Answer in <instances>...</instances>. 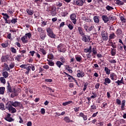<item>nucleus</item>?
<instances>
[{
  "label": "nucleus",
  "instance_id": "obj_1",
  "mask_svg": "<svg viewBox=\"0 0 126 126\" xmlns=\"http://www.w3.org/2000/svg\"><path fill=\"white\" fill-rule=\"evenodd\" d=\"M8 104L7 107L8 111L11 113V114H14V113H16L17 111L16 110V109L15 108L17 107H20V108H23V106L21 104V102H18L17 101H8Z\"/></svg>",
  "mask_w": 126,
  "mask_h": 126
},
{
  "label": "nucleus",
  "instance_id": "obj_2",
  "mask_svg": "<svg viewBox=\"0 0 126 126\" xmlns=\"http://www.w3.org/2000/svg\"><path fill=\"white\" fill-rule=\"evenodd\" d=\"M57 49L59 53H65L66 52V47H65V46L63 43L58 45Z\"/></svg>",
  "mask_w": 126,
  "mask_h": 126
},
{
  "label": "nucleus",
  "instance_id": "obj_3",
  "mask_svg": "<svg viewBox=\"0 0 126 126\" xmlns=\"http://www.w3.org/2000/svg\"><path fill=\"white\" fill-rule=\"evenodd\" d=\"M46 32L49 37H50V38H53V39L56 38V35L55 34V33H54L53 29H51V28L49 27L46 28Z\"/></svg>",
  "mask_w": 126,
  "mask_h": 126
},
{
  "label": "nucleus",
  "instance_id": "obj_4",
  "mask_svg": "<svg viewBox=\"0 0 126 126\" xmlns=\"http://www.w3.org/2000/svg\"><path fill=\"white\" fill-rule=\"evenodd\" d=\"M49 11L51 16H56L57 15V8L55 6H50Z\"/></svg>",
  "mask_w": 126,
  "mask_h": 126
},
{
  "label": "nucleus",
  "instance_id": "obj_5",
  "mask_svg": "<svg viewBox=\"0 0 126 126\" xmlns=\"http://www.w3.org/2000/svg\"><path fill=\"white\" fill-rule=\"evenodd\" d=\"M101 38L103 41H108L109 39V34L106 31H102L101 32Z\"/></svg>",
  "mask_w": 126,
  "mask_h": 126
},
{
  "label": "nucleus",
  "instance_id": "obj_6",
  "mask_svg": "<svg viewBox=\"0 0 126 126\" xmlns=\"http://www.w3.org/2000/svg\"><path fill=\"white\" fill-rule=\"evenodd\" d=\"M10 117H11V114L7 113L5 115L4 120H5V121H7V122H9V123L13 122V121H14V119Z\"/></svg>",
  "mask_w": 126,
  "mask_h": 126
},
{
  "label": "nucleus",
  "instance_id": "obj_7",
  "mask_svg": "<svg viewBox=\"0 0 126 126\" xmlns=\"http://www.w3.org/2000/svg\"><path fill=\"white\" fill-rule=\"evenodd\" d=\"M82 38V40L85 42V43H89L90 42V40L91 37H90V35H83Z\"/></svg>",
  "mask_w": 126,
  "mask_h": 126
},
{
  "label": "nucleus",
  "instance_id": "obj_8",
  "mask_svg": "<svg viewBox=\"0 0 126 126\" xmlns=\"http://www.w3.org/2000/svg\"><path fill=\"white\" fill-rule=\"evenodd\" d=\"M84 29H85V31L87 32H91L94 29V26L92 25L91 27L87 26V25L85 24L83 25Z\"/></svg>",
  "mask_w": 126,
  "mask_h": 126
},
{
  "label": "nucleus",
  "instance_id": "obj_9",
  "mask_svg": "<svg viewBox=\"0 0 126 126\" xmlns=\"http://www.w3.org/2000/svg\"><path fill=\"white\" fill-rule=\"evenodd\" d=\"M70 18L73 24H76V14L75 13H72L70 15Z\"/></svg>",
  "mask_w": 126,
  "mask_h": 126
},
{
  "label": "nucleus",
  "instance_id": "obj_10",
  "mask_svg": "<svg viewBox=\"0 0 126 126\" xmlns=\"http://www.w3.org/2000/svg\"><path fill=\"white\" fill-rule=\"evenodd\" d=\"M78 33L82 37V36H84L85 34V32L84 31V29L82 28L81 27H78L77 29Z\"/></svg>",
  "mask_w": 126,
  "mask_h": 126
},
{
  "label": "nucleus",
  "instance_id": "obj_11",
  "mask_svg": "<svg viewBox=\"0 0 126 126\" xmlns=\"http://www.w3.org/2000/svg\"><path fill=\"white\" fill-rule=\"evenodd\" d=\"M85 2V0H77L75 2V4L78 5V6H82L84 3Z\"/></svg>",
  "mask_w": 126,
  "mask_h": 126
},
{
  "label": "nucleus",
  "instance_id": "obj_12",
  "mask_svg": "<svg viewBox=\"0 0 126 126\" xmlns=\"http://www.w3.org/2000/svg\"><path fill=\"white\" fill-rule=\"evenodd\" d=\"M7 87L6 89L7 91V93L9 94V93H12L13 92V91H12V89H11V86H10V83H9V82H7Z\"/></svg>",
  "mask_w": 126,
  "mask_h": 126
},
{
  "label": "nucleus",
  "instance_id": "obj_13",
  "mask_svg": "<svg viewBox=\"0 0 126 126\" xmlns=\"http://www.w3.org/2000/svg\"><path fill=\"white\" fill-rule=\"evenodd\" d=\"M8 59H9V56L8 55L2 56L1 57V61L2 63H5L8 61Z\"/></svg>",
  "mask_w": 126,
  "mask_h": 126
},
{
  "label": "nucleus",
  "instance_id": "obj_14",
  "mask_svg": "<svg viewBox=\"0 0 126 126\" xmlns=\"http://www.w3.org/2000/svg\"><path fill=\"white\" fill-rule=\"evenodd\" d=\"M75 58L76 59V61L78 62V63H82L83 62V60H82V57L80 55H75Z\"/></svg>",
  "mask_w": 126,
  "mask_h": 126
},
{
  "label": "nucleus",
  "instance_id": "obj_15",
  "mask_svg": "<svg viewBox=\"0 0 126 126\" xmlns=\"http://www.w3.org/2000/svg\"><path fill=\"white\" fill-rule=\"evenodd\" d=\"M79 117L83 118L84 121H87V115H85L83 112L80 113Z\"/></svg>",
  "mask_w": 126,
  "mask_h": 126
},
{
  "label": "nucleus",
  "instance_id": "obj_16",
  "mask_svg": "<svg viewBox=\"0 0 126 126\" xmlns=\"http://www.w3.org/2000/svg\"><path fill=\"white\" fill-rule=\"evenodd\" d=\"M1 46L2 48L5 49V48H7L8 46H9V43H8V41L6 40L4 43L1 44Z\"/></svg>",
  "mask_w": 126,
  "mask_h": 126
},
{
  "label": "nucleus",
  "instance_id": "obj_17",
  "mask_svg": "<svg viewBox=\"0 0 126 126\" xmlns=\"http://www.w3.org/2000/svg\"><path fill=\"white\" fill-rule=\"evenodd\" d=\"M111 80H117V75L115 73H111L110 75Z\"/></svg>",
  "mask_w": 126,
  "mask_h": 126
},
{
  "label": "nucleus",
  "instance_id": "obj_18",
  "mask_svg": "<svg viewBox=\"0 0 126 126\" xmlns=\"http://www.w3.org/2000/svg\"><path fill=\"white\" fill-rule=\"evenodd\" d=\"M92 52H93L92 56L94 57V56H96L97 55V48L94 47L92 48Z\"/></svg>",
  "mask_w": 126,
  "mask_h": 126
},
{
  "label": "nucleus",
  "instance_id": "obj_19",
  "mask_svg": "<svg viewBox=\"0 0 126 126\" xmlns=\"http://www.w3.org/2000/svg\"><path fill=\"white\" fill-rule=\"evenodd\" d=\"M102 19L104 23H107L109 21V17L105 15L102 16Z\"/></svg>",
  "mask_w": 126,
  "mask_h": 126
},
{
  "label": "nucleus",
  "instance_id": "obj_20",
  "mask_svg": "<svg viewBox=\"0 0 126 126\" xmlns=\"http://www.w3.org/2000/svg\"><path fill=\"white\" fill-rule=\"evenodd\" d=\"M21 40L22 42L24 43V44H26L28 43V40H27V36L26 35H24L23 37H21Z\"/></svg>",
  "mask_w": 126,
  "mask_h": 126
},
{
  "label": "nucleus",
  "instance_id": "obj_21",
  "mask_svg": "<svg viewBox=\"0 0 126 126\" xmlns=\"http://www.w3.org/2000/svg\"><path fill=\"white\" fill-rule=\"evenodd\" d=\"M26 71L25 72V74H26V75H29V73H30V72L31 71V66H28L26 68Z\"/></svg>",
  "mask_w": 126,
  "mask_h": 126
},
{
  "label": "nucleus",
  "instance_id": "obj_22",
  "mask_svg": "<svg viewBox=\"0 0 126 126\" xmlns=\"http://www.w3.org/2000/svg\"><path fill=\"white\" fill-rule=\"evenodd\" d=\"M64 121L65 122H66V123H67L68 124L69 123H73V121L70 120V119L69 118V117H68V116H66L63 119Z\"/></svg>",
  "mask_w": 126,
  "mask_h": 126
},
{
  "label": "nucleus",
  "instance_id": "obj_23",
  "mask_svg": "<svg viewBox=\"0 0 126 126\" xmlns=\"http://www.w3.org/2000/svg\"><path fill=\"white\" fill-rule=\"evenodd\" d=\"M22 58V56H21V55L19 54L17 55L16 56H15V57H14V59L15 60V61H17V62H20L21 58Z\"/></svg>",
  "mask_w": 126,
  "mask_h": 126
},
{
  "label": "nucleus",
  "instance_id": "obj_24",
  "mask_svg": "<svg viewBox=\"0 0 126 126\" xmlns=\"http://www.w3.org/2000/svg\"><path fill=\"white\" fill-rule=\"evenodd\" d=\"M39 36L41 40H45V39H46V36H47V34L45 32H41L40 33Z\"/></svg>",
  "mask_w": 126,
  "mask_h": 126
},
{
  "label": "nucleus",
  "instance_id": "obj_25",
  "mask_svg": "<svg viewBox=\"0 0 126 126\" xmlns=\"http://www.w3.org/2000/svg\"><path fill=\"white\" fill-rule=\"evenodd\" d=\"M126 106V100H123L122 101V105H121V110L122 111H125L126 110V108H125Z\"/></svg>",
  "mask_w": 126,
  "mask_h": 126
},
{
  "label": "nucleus",
  "instance_id": "obj_26",
  "mask_svg": "<svg viewBox=\"0 0 126 126\" xmlns=\"http://www.w3.org/2000/svg\"><path fill=\"white\" fill-rule=\"evenodd\" d=\"M120 20L125 23L126 20V18H125V15L123 14L122 13L120 14Z\"/></svg>",
  "mask_w": 126,
  "mask_h": 126
},
{
  "label": "nucleus",
  "instance_id": "obj_27",
  "mask_svg": "<svg viewBox=\"0 0 126 126\" xmlns=\"http://www.w3.org/2000/svg\"><path fill=\"white\" fill-rule=\"evenodd\" d=\"M85 53H92V47L90 46L89 48H86L84 49Z\"/></svg>",
  "mask_w": 126,
  "mask_h": 126
},
{
  "label": "nucleus",
  "instance_id": "obj_28",
  "mask_svg": "<svg viewBox=\"0 0 126 126\" xmlns=\"http://www.w3.org/2000/svg\"><path fill=\"white\" fill-rule=\"evenodd\" d=\"M115 33H116V35L119 36V35H122V34H123V31L122 30V29L121 28H119L117 30Z\"/></svg>",
  "mask_w": 126,
  "mask_h": 126
},
{
  "label": "nucleus",
  "instance_id": "obj_29",
  "mask_svg": "<svg viewBox=\"0 0 126 126\" xmlns=\"http://www.w3.org/2000/svg\"><path fill=\"white\" fill-rule=\"evenodd\" d=\"M111 83V79L109 78H106L104 79V82L103 83V84L105 85H107V84H110Z\"/></svg>",
  "mask_w": 126,
  "mask_h": 126
},
{
  "label": "nucleus",
  "instance_id": "obj_30",
  "mask_svg": "<svg viewBox=\"0 0 126 126\" xmlns=\"http://www.w3.org/2000/svg\"><path fill=\"white\" fill-rule=\"evenodd\" d=\"M115 3L118 5H124L125 2L121 0H115Z\"/></svg>",
  "mask_w": 126,
  "mask_h": 126
},
{
  "label": "nucleus",
  "instance_id": "obj_31",
  "mask_svg": "<svg viewBox=\"0 0 126 126\" xmlns=\"http://www.w3.org/2000/svg\"><path fill=\"white\" fill-rule=\"evenodd\" d=\"M99 18H100V17L99 16H95L94 17V20L95 23H99L100 21V20H99Z\"/></svg>",
  "mask_w": 126,
  "mask_h": 126
},
{
  "label": "nucleus",
  "instance_id": "obj_32",
  "mask_svg": "<svg viewBox=\"0 0 126 126\" xmlns=\"http://www.w3.org/2000/svg\"><path fill=\"white\" fill-rule=\"evenodd\" d=\"M1 15L3 16V18L5 21L7 20V19H8V18H9V16H8V15H7V14L6 13H2Z\"/></svg>",
  "mask_w": 126,
  "mask_h": 126
},
{
  "label": "nucleus",
  "instance_id": "obj_33",
  "mask_svg": "<svg viewBox=\"0 0 126 126\" xmlns=\"http://www.w3.org/2000/svg\"><path fill=\"white\" fill-rule=\"evenodd\" d=\"M27 13L29 14V15L32 16L34 13V11L31 10V9H27Z\"/></svg>",
  "mask_w": 126,
  "mask_h": 126
},
{
  "label": "nucleus",
  "instance_id": "obj_34",
  "mask_svg": "<svg viewBox=\"0 0 126 126\" xmlns=\"http://www.w3.org/2000/svg\"><path fill=\"white\" fill-rule=\"evenodd\" d=\"M4 91H5V88L4 87H0V94L1 95L4 94Z\"/></svg>",
  "mask_w": 126,
  "mask_h": 126
},
{
  "label": "nucleus",
  "instance_id": "obj_35",
  "mask_svg": "<svg viewBox=\"0 0 126 126\" xmlns=\"http://www.w3.org/2000/svg\"><path fill=\"white\" fill-rule=\"evenodd\" d=\"M116 38V35L115 33L112 32L109 34V40H112V39H115Z\"/></svg>",
  "mask_w": 126,
  "mask_h": 126
},
{
  "label": "nucleus",
  "instance_id": "obj_36",
  "mask_svg": "<svg viewBox=\"0 0 126 126\" xmlns=\"http://www.w3.org/2000/svg\"><path fill=\"white\" fill-rule=\"evenodd\" d=\"M97 109V107L95 105V104H93V105L91 106L90 111L91 112H94V110Z\"/></svg>",
  "mask_w": 126,
  "mask_h": 126
},
{
  "label": "nucleus",
  "instance_id": "obj_37",
  "mask_svg": "<svg viewBox=\"0 0 126 126\" xmlns=\"http://www.w3.org/2000/svg\"><path fill=\"white\" fill-rule=\"evenodd\" d=\"M104 71H105L106 74H107V75H109V74H110V73H111V69H110L107 67H104Z\"/></svg>",
  "mask_w": 126,
  "mask_h": 126
},
{
  "label": "nucleus",
  "instance_id": "obj_38",
  "mask_svg": "<svg viewBox=\"0 0 126 126\" xmlns=\"http://www.w3.org/2000/svg\"><path fill=\"white\" fill-rule=\"evenodd\" d=\"M56 64L59 68H61V67H62V65H63V63L61 61H57Z\"/></svg>",
  "mask_w": 126,
  "mask_h": 126
},
{
  "label": "nucleus",
  "instance_id": "obj_39",
  "mask_svg": "<svg viewBox=\"0 0 126 126\" xmlns=\"http://www.w3.org/2000/svg\"><path fill=\"white\" fill-rule=\"evenodd\" d=\"M3 66L4 67V68L6 71H10V68L9 67H8V64H7L6 63H4Z\"/></svg>",
  "mask_w": 126,
  "mask_h": 126
},
{
  "label": "nucleus",
  "instance_id": "obj_40",
  "mask_svg": "<svg viewBox=\"0 0 126 126\" xmlns=\"http://www.w3.org/2000/svg\"><path fill=\"white\" fill-rule=\"evenodd\" d=\"M70 22V24H67V26L69 28V29L71 31L73 29V24H72L71 22Z\"/></svg>",
  "mask_w": 126,
  "mask_h": 126
},
{
  "label": "nucleus",
  "instance_id": "obj_41",
  "mask_svg": "<svg viewBox=\"0 0 126 126\" xmlns=\"http://www.w3.org/2000/svg\"><path fill=\"white\" fill-rule=\"evenodd\" d=\"M2 76H3V77H4V78H7V77H8L9 74L7 71H4L2 72Z\"/></svg>",
  "mask_w": 126,
  "mask_h": 126
},
{
  "label": "nucleus",
  "instance_id": "obj_42",
  "mask_svg": "<svg viewBox=\"0 0 126 126\" xmlns=\"http://www.w3.org/2000/svg\"><path fill=\"white\" fill-rule=\"evenodd\" d=\"M86 57L88 61H92V55H91V53L86 54Z\"/></svg>",
  "mask_w": 126,
  "mask_h": 126
},
{
  "label": "nucleus",
  "instance_id": "obj_43",
  "mask_svg": "<svg viewBox=\"0 0 126 126\" xmlns=\"http://www.w3.org/2000/svg\"><path fill=\"white\" fill-rule=\"evenodd\" d=\"M10 70L12 69L15 66V63L14 62H11L10 64L9 65Z\"/></svg>",
  "mask_w": 126,
  "mask_h": 126
},
{
  "label": "nucleus",
  "instance_id": "obj_44",
  "mask_svg": "<svg viewBox=\"0 0 126 126\" xmlns=\"http://www.w3.org/2000/svg\"><path fill=\"white\" fill-rule=\"evenodd\" d=\"M5 78H4L3 77H0V81L1 83H3V84H5V83H6Z\"/></svg>",
  "mask_w": 126,
  "mask_h": 126
},
{
  "label": "nucleus",
  "instance_id": "obj_45",
  "mask_svg": "<svg viewBox=\"0 0 126 126\" xmlns=\"http://www.w3.org/2000/svg\"><path fill=\"white\" fill-rule=\"evenodd\" d=\"M72 103V101L70 100L68 101H66L63 103V106H67V105H70Z\"/></svg>",
  "mask_w": 126,
  "mask_h": 126
},
{
  "label": "nucleus",
  "instance_id": "obj_46",
  "mask_svg": "<svg viewBox=\"0 0 126 126\" xmlns=\"http://www.w3.org/2000/svg\"><path fill=\"white\" fill-rule=\"evenodd\" d=\"M10 51H11V53H13V54H16V53H17L16 49L13 47H10Z\"/></svg>",
  "mask_w": 126,
  "mask_h": 126
},
{
  "label": "nucleus",
  "instance_id": "obj_47",
  "mask_svg": "<svg viewBox=\"0 0 126 126\" xmlns=\"http://www.w3.org/2000/svg\"><path fill=\"white\" fill-rule=\"evenodd\" d=\"M105 8L107 10H108V11H111V10H113V9H114V8L112 6H111L109 5L106 6Z\"/></svg>",
  "mask_w": 126,
  "mask_h": 126
},
{
  "label": "nucleus",
  "instance_id": "obj_48",
  "mask_svg": "<svg viewBox=\"0 0 126 126\" xmlns=\"http://www.w3.org/2000/svg\"><path fill=\"white\" fill-rule=\"evenodd\" d=\"M116 50L115 49L111 48V55L113 56H116Z\"/></svg>",
  "mask_w": 126,
  "mask_h": 126
},
{
  "label": "nucleus",
  "instance_id": "obj_49",
  "mask_svg": "<svg viewBox=\"0 0 126 126\" xmlns=\"http://www.w3.org/2000/svg\"><path fill=\"white\" fill-rule=\"evenodd\" d=\"M37 31L39 32V33H44L45 32V31L43 30V29L41 27H38L37 28Z\"/></svg>",
  "mask_w": 126,
  "mask_h": 126
},
{
  "label": "nucleus",
  "instance_id": "obj_50",
  "mask_svg": "<svg viewBox=\"0 0 126 126\" xmlns=\"http://www.w3.org/2000/svg\"><path fill=\"white\" fill-rule=\"evenodd\" d=\"M0 110H1L2 111H4V110H5V108H4V104L0 103Z\"/></svg>",
  "mask_w": 126,
  "mask_h": 126
},
{
  "label": "nucleus",
  "instance_id": "obj_51",
  "mask_svg": "<svg viewBox=\"0 0 126 126\" xmlns=\"http://www.w3.org/2000/svg\"><path fill=\"white\" fill-rule=\"evenodd\" d=\"M27 37H27L29 39H31V37H32V34L31 33V32H28L25 34V35Z\"/></svg>",
  "mask_w": 126,
  "mask_h": 126
},
{
  "label": "nucleus",
  "instance_id": "obj_52",
  "mask_svg": "<svg viewBox=\"0 0 126 126\" xmlns=\"http://www.w3.org/2000/svg\"><path fill=\"white\" fill-rule=\"evenodd\" d=\"M88 85H89V83L88 82H86L84 86L83 91H85L86 89H87V87H88Z\"/></svg>",
  "mask_w": 126,
  "mask_h": 126
},
{
  "label": "nucleus",
  "instance_id": "obj_53",
  "mask_svg": "<svg viewBox=\"0 0 126 126\" xmlns=\"http://www.w3.org/2000/svg\"><path fill=\"white\" fill-rule=\"evenodd\" d=\"M92 94H93V95L91 96V99H95V98H96L97 96L96 93H94L93 92Z\"/></svg>",
  "mask_w": 126,
  "mask_h": 126
},
{
  "label": "nucleus",
  "instance_id": "obj_54",
  "mask_svg": "<svg viewBox=\"0 0 126 126\" xmlns=\"http://www.w3.org/2000/svg\"><path fill=\"white\" fill-rule=\"evenodd\" d=\"M44 87L46 88V89H47L48 90H49V91H50V93H52V92H53V93L55 92V90L54 89L52 90V88H51L49 87H47L46 86H44Z\"/></svg>",
  "mask_w": 126,
  "mask_h": 126
},
{
  "label": "nucleus",
  "instance_id": "obj_55",
  "mask_svg": "<svg viewBox=\"0 0 126 126\" xmlns=\"http://www.w3.org/2000/svg\"><path fill=\"white\" fill-rule=\"evenodd\" d=\"M48 64L50 66H55V63L53 62V60H51V61H49V63H48Z\"/></svg>",
  "mask_w": 126,
  "mask_h": 126
},
{
  "label": "nucleus",
  "instance_id": "obj_56",
  "mask_svg": "<svg viewBox=\"0 0 126 126\" xmlns=\"http://www.w3.org/2000/svg\"><path fill=\"white\" fill-rule=\"evenodd\" d=\"M60 62H61V63H65V58H64V57H63V56H62L61 57H60Z\"/></svg>",
  "mask_w": 126,
  "mask_h": 126
},
{
  "label": "nucleus",
  "instance_id": "obj_57",
  "mask_svg": "<svg viewBox=\"0 0 126 126\" xmlns=\"http://www.w3.org/2000/svg\"><path fill=\"white\" fill-rule=\"evenodd\" d=\"M84 21L86 22H91V19H89L88 17H84Z\"/></svg>",
  "mask_w": 126,
  "mask_h": 126
},
{
  "label": "nucleus",
  "instance_id": "obj_58",
  "mask_svg": "<svg viewBox=\"0 0 126 126\" xmlns=\"http://www.w3.org/2000/svg\"><path fill=\"white\" fill-rule=\"evenodd\" d=\"M63 73H64L65 74V75H66V76H69V77H71V78H72V79H73V80L75 81V78H74V77H73V76L68 74L67 73H66L65 72H63Z\"/></svg>",
  "mask_w": 126,
  "mask_h": 126
},
{
  "label": "nucleus",
  "instance_id": "obj_59",
  "mask_svg": "<svg viewBox=\"0 0 126 126\" xmlns=\"http://www.w3.org/2000/svg\"><path fill=\"white\" fill-rule=\"evenodd\" d=\"M39 52L42 53L43 54V55H46V54H47L46 50H44L43 48H40Z\"/></svg>",
  "mask_w": 126,
  "mask_h": 126
},
{
  "label": "nucleus",
  "instance_id": "obj_60",
  "mask_svg": "<svg viewBox=\"0 0 126 126\" xmlns=\"http://www.w3.org/2000/svg\"><path fill=\"white\" fill-rule=\"evenodd\" d=\"M17 20H18V19H17V18L13 19L11 20V23L12 24H15V23H17Z\"/></svg>",
  "mask_w": 126,
  "mask_h": 126
},
{
  "label": "nucleus",
  "instance_id": "obj_61",
  "mask_svg": "<svg viewBox=\"0 0 126 126\" xmlns=\"http://www.w3.org/2000/svg\"><path fill=\"white\" fill-rule=\"evenodd\" d=\"M48 22L46 21H44L43 20H41V25H42L43 27L47 25V23Z\"/></svg>",
  "mask_w": 126,
  "mask_h": 126
},
{
  "label": "nucleus",
  "instance_id": "obj_62",
  "mask_svg": "<svg viewBox=\"0 0 126 126\" xmlns=\"http://www.w3.org/2000/svg\"><path fill=\"white\" fill-rule=\"evenodd\" d=\"M110 44L111 47H112V48H113V49L117 48V45H114V43L113 42V41H111L110 42Z\"/></svg>",
  "mask_w": 126,
  "mask_h": 126
},
{
  "label": "nucleus",
  "instance_id": "obj_63",
  "mask_svg": "<svg viewBox=\"0 0 126 126\" xmlns=\"http://www.w3.org/2000/svg\"><path fill=\"white\" fill-rule=\"evenodd\" d=\"M108 19H110V20H112V21H114V20H115V17L112 15H110L109 16Z\"/></svg>",
  "mask_w": 126,
  "mask_h": 126
},
{
  "label": "nucleus",
  "instance_id": "obj_64",
  "mask_svg": "<svg viewBox=\"0 0 126 126\" xmlns=\"http://www.w3.org/2000/svg\"><path fill=\"white\" fill-rule=\"evenodd\" d=\"M27 65H28L23 64L20 66V67H21V68L26 69L27 68Z\"/></svg>",
  "mask_w": 126,
  "mask_h": 126
}]
</instances>
